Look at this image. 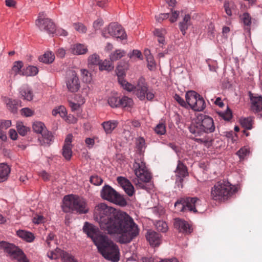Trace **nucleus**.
I'll use <instances>...</instances> for the list:
<instances>
[{"label": "nucleus", "mask_w": 262, "mask_h": 262, "mask_svg": "<svg viewBox=\"0 0 262 262\" xmlns=\"http://www.w3.org/2000/svg\"><path fill=\"white\" fill-rule=\"evenodd\" d=\"M99 69L100 71L105 70L111 71L113 70L114 67L112 63L106 59L101 60L99 64Z\"/></svg>", "instance_id": "nucleus-34"}, {"label": "nucleus", "mask_w": 262, "mask_h": 262, "mask_svg": "<svg viewBox=\"0 0 262 262\" xmlns=\"http://www.w3.org/2000/svg\"><path fill=\"white\" fill-rule=\"evenodd\" d=\"M100 61L99 56L94 53L89 57L88 64L89 65H99Z\"/></svg>", "instance_id": "nucleus-46"}, {"label": "nucleus", "mask_w": 262, "mask_h": 262, "mask_svg": "<svg viewBox=\"0 0 262 262\" xmlns=\"http://www.w3.org/2000/svg\"><path fill=\"white\" fill-rule=\"evenodd\" d=\"M133 104L134 102L132 99L127 96H123L119 99V107L128 109L132 107Z\"/></svg>", "instance_id": "nucleus-30"}, {"label": "nucleus", "mask_w": 262, "mask_h": 262, "mask_svg": "<svg viewBox=\"0 0 262 262\" xmlns=\"http://www.w3.org/2000/svg\"><path fill=\"white\" fill-rule=\"evenodd\" d=\"M189 129L190 132L195 136H201L205 134L199 120L192 122Z\"/></svg>", "instance_id": "nucleus-21"}, {"label": "nucleus", "mask_w": 262, "mask_h": 262, "mask_svg": "<svg viewBox=\"0 0 262 262\" xmlns=\"http://www.w3.org/2000/svg\"><path fill=\"white\" fill-rule=\"evenodd\" d=\"M117 125L118 122L116 120H110L102 123V126L106 134H111Z\"/></svg>", "instance_id": "nucleus-26"}, {"label": "nucleus", "mask_w": 262, "mask_h": 262, "mask_svg": "<svg viewBox=\"0 0 262 262\" xmlns=\"http://www.w3.org/2000/svg\"><path fill=\"white\" fill-rule=\"evenodd\" d=\"M187 107L188 106L194 111H202L206 107V103L203 98L196 92L190 91L185 94Z\"/></svg>", "instance_id": "nucleus-7"}, {"label": "nucleus", "mask_w": 262, "mask_h": 262, "mask_svg": "<svg viewBox=\"0 0 262 262\" xmlns=\"http://www.w3.org/2000/svg\"><path fill=\"white\" fill-rule=\"evenodd\" d=\"M125 54V51L120 49L116 50L110 55V59L112 62L117 61L123 57Z\"/></svg>", "instance_id": "nucleus-36"}, {"label": "nucleus", "mask_w": 262, "mask_h": 262, "mask_svg": "<svg viewBox=\"0 0 262 262\" xmlns=\"http://www.w3.org/2000/svg\"><path fill=\"white\" fill-rule=\"evenodd\" d=\"M52 114L54 116H56L59 114L61 117L64 118L67 115V112L66 108L63 106L60 105L58 107H56L52 110Z\"/></svg>", "instance_id": "nucleus-38"}, {"label": "nucleus", "mask_w": 262, "mask_h": 262, "mask_svg": "<svg viewBox=\"0 0 262 262\" xmlns=\"http://www.w3.org/2000/svg\"><path fill=\"white\" fill-rule=\"evenodd\" d=\"M242 126L247 129L252 128V119L250 117L242 118L239 120Z\"/></svg>", "instance_id": "nucleus-44"}, {"label": "nucleus", "mask_w": 262, "mask_h": 262, "mask_svg": "<svg viewBox=\"0 0 262 262\" xmlns=\"http://www.w3.org/2000/svg\"><path fill=\"white\" fill-rule=\"evenodd\" d=\"M252 110L255 112L262 111V97L250 96Z\"/></svg>", "instance_id": "nucleus-23"}, {"label": "nucleus", "mask_w": 262, "mask_h": 262, "mask_svg": "<svg viewBox=\"0 0 262 262\" xmlns=\"http://www.w3.org/2000/svg\"><path fill=\"white\" fill-rule=\"evenodd\" d=\"M155 132L160 135L165 134L166 133V127L164 123H160L156 125L155 127Z\"/></svg>", "instance_id": "nucleus-52"}, {"label": "nucleus", "mask_w": 262, "mask_h": 262, "mask_svg": "<svg viewBox=\"0 0 262 262\" xmlns=\"http://www.w3.org/2000/svg\"><path fill=\"white\" fill-rule=\"evenodd\" d=\"M45 218L41 215H36L33 217L32 222L35 224H39L45 222Z\"/></svg>", "instance_id": "nucleus-62"}, {"label": "nucleus", "mask_w": 262, "mask_h": 262, "mask_svg": "<svg viewBox=\"0 0 262 262\" xmlns=\"http://www.w3.org/2000/svg\"><path fill=\"white\" fill-rule=\"evenodd\" d=\"M38 72L37 67L32 66L27 67L23 69L22 75L26 76H33L36 75Z\"/></svg>", "instance_id": "nucleus-32"}, {"label": "nucleus", "mask_w": 262, "mask_h": 262, "mask_svg": "<svg viewBox=\"0 0 262 262\" xmlns=\"http://www.w3.org/2000/svg\"><path fill=\"white\" fill-rule=\"evenodd\" d=\"M74 29L79 33H85L87 31L86 27L82 23H77L73 25Z\"/></svg>", "instance_id": "nucleus-54"}, {"label": "nucleus", "mask_w": 262, "mask_h": 262, "mask_svg": "<svg viewBox=\"0 0 262 262\" xmlns=\"http://www.w3.org/2000/svg\"><path fill=\"white\" fill-rule=\"evenodd\" d=\"M173 226L179 232L185 234H189L192 230L191 226L186 221L179 218L174 220Z\"/></svg>", "instance_id": "nucleus-16"}, {"label": "nucleus", "mask_w": 262, "mask_h": 262, "mask_svg": "<svg viewBox=\"0 0 262 262\" xmlns=\"http://www.w3.org/2000/svg\"><path fill=\"white\" fill-rule=\"evenodd\" d=\"M90 91V87L89 86H86L82 89L81 95L78 94L76 96L75 99L77 102H78L80 105L85 103V97L88 95Z\"/></svg>", "instance_id": "nucleus-29"}, {"label": "nucleus", "mask_w": 262, "mask_h": 262, "mask_svg": "<svg viewBox=\"0 0 262 262\" xmlns=\"http://www.w3.org/2000/svg\"><path fill=\"white\" fill-rule=\"evenodd\" d=\"M250 153L249 149L246 147H243L241 148L237 152V155L239 156V157L242 158H244L246 156L248 155Z\"/></svg>", "instance_id": "nucleus-59"}, {"label": "nucleus", "mask_w": 262, "mask_h": 262, "mask_svg": "<svg viewBox=\"0 0 262 262\" xmlns=\"http://www.w3.org/2000/svg\"><path fill=\"white\" fill-rule=\"evenodd\" d=\"M224 8L226 13L231 16L232 15V10L236 8V5L234 2L225 1L224 4Z\"/></svg>", "instance_id": "nucleus-33"}, {"label": "nucleus", "mask_w": 262, "mask_h": 262, "mask_svg": "<svg viewBox=\"0 0 262 262\" xmlns=\"http://www.w3.org/2000/svg\"><path fill=\"white\" fill-rule=\"evenodd\" d=\"M65 83L68 91L71 93L77 92L80 88V81L77 73L74 70L67 71Z\"/></svg>", "instance_id": "nucleus-11"}, {"label": "nucleus", "mask_w": 262, "mask_h": 262, "mask_svg": "<svg viewBox=\"0 0 262 262\" xmlns=\"http://www.w3.org/2000/svg\"><path fill=\"white\" fill-rule=\"evenodd\" d=\"M53 252L54 253L55 256L56 257V259L61 258V260L63 258V256L67 254V252L63 251L59 248H56V249L53 251Z\"/></svg>", "instance_id": "nucleus-58"}, {"label": "nucleus", "mask_w": 262, "mask_h": 262, "mask_svg": "<svg viewBox=\"0 0 262 262\" xmlns=\"http://www.w3.org/2000/svg\"><path fill=\"white\" fill-rule=\"evenodd\" d=\"M62 207L66 212L75 211L79 214H85L89 211L85 201L73 195H66L63 198Z\"/></svg>", "instance_id": "nucleus-3"}, {"label": "nucleus", "mask_w": 262, "mask_h": 262, "mask_svg": "<svg viewBox=\"0 0 262 262\" xmlns=\"http://www.w3.org/2000/svg\"><path fill=\"white\" fill-rule=\"evenodd\" d=\"M133 169L137 177V181L148 182L151 179V174L147 169L145 163L141 159H135Z\"/></svg>", "instance_id": "nucleus-8"}, {"label": "nucleus", "mask_w": 262, "mask_h": 262, "mask_svg": "<svg viewBox=\"0 0 262 262\" xmlns=\"http://www.w3.org/2000/svg\"><path fill=\"white\" fill-rule=\"evenodd\" d=\"M21 113L25 117H30L34 114V111L28 107H25L21 110Z\"/></svg>", "instance_id": "nucleus-63"}, {"label": "nucleus", "mask_w": 262, "mask_h": 262, "mask_svg": "<svg viewBox=\"0 0 262 262\" xmlns=\"http://www.w3.org/2000/svg\"><path fill=\"white\" fill-rule=\"evenodd\" d=\"M35 24L40 31H45L49 34H53L56 32L55 24L43 12L39 13Z\"/></svg>", "instance_id": "nucleus-9"}, {"label": "nucleus", "mask_w": 262, "mask_h": 262, "mask_svg": "<svg viewBox=\"0 0 262 262\" xmlns=\"http://www.w3.org/2000/svg\"><path fill=\"white\" fill-rule=\"evenodd\" d=\"M80 72L82 76L83 80L86 83L90 82L92 80V77L91 74L89 71L85 69H81Z\"/></svg>", "instance_id": "nucleus-53"}, {"label": "nucleus", "mask_w": 262, "mask_h": 262, "mask_svg": "<svg viewBox=\"0 0 262 262\" xmlns=\"http://www.w3.org/2000/svg\"><path fill=\"white\" fill-rule=\"evenodd\" d=\"M41 135L43 139V144L49 145L53 138L52 134L46 129V131L41 134Z\"/></svg>", "instance_id": "nucleus-47"}, {"label": "nucleus", "mask_w": 262, "mask_h": 262, "mask_svg": "<svg viewBox=\"0 0 262 262\" xmlns=\"http://www.w3.org/2000/svg\"><path fill=\"white\" fill-rule=\"evenodd\" d=\"M6 104L8 109L13 113H15L17 111V101L15 100H12L11 99H8L6 100Z\"/></svg>", "instance_id": "nucleus-43"}, {"label": "nucleus", "mask_w": 262, "mask_h": 262, "mask_svg": "<svg viewBox=\"0 0 262 262\" xmlns=\"http://www.w3.org/2000/svg\"><path fill=\"white\" fill-rule=\"evenodd\" d=\"M46 244L48 248L54 247L56 245V239L55 238V234L50 232L46 237Z\"/></svg>", "instance_id": "nucleus-41"}, {"label": "nucleus", "mask_w": 262, "mask_h": 262, "mask_svg": "<svg viewBox=\"0 0 262 262\" xmlns=\"http://www.w3.org/2000/svg\"><path fill=\"white\" fill-rule=\"evenodd\" d=\"M237 191L235 186L227 181H219L216 183L211 190V198L214 200H225Z\"/></svg>", "instance_id": "nucleus-4"}, {"label": "nucleus", "mask_w": 262, "mask_h": 262, "mask_svg": "<svg viewBox=\"0 0 262 262\" xmlns=\"http://www.w3.org/2000/svg\"><path fill=\"white\" fill-rule=\"evenodd\" d=\"M102 35L106 38L113 36L123 40L126 38L124 29L116 23H111L105 28L102 31Z\"/></svg>", "instance_id": "nucleus-10"}, {"label": "nucleus", "mask_w": 262, "mask_h": 262, "mask_svg": "<svg viewBox=\"0 0 262 262\" xmlns=\"http://www.w3.org/2000/svg\"><path fill=\"white\" fill-rule=\"evenodd\" d=\"M94 220L100 229L111 235L117 237L122 244L128 243L139 233L138 225L125 212L108 206L104 203L97 205L94 210Z\"/></svg>", "instance_id": "nucleus-1"}, {"label": "nucleus", "mask_w": 262, "mask_h": 262, "mask_svg": "<svg viewBox=\"0 0 262 262\" xmlns=\"http://www.w3.org/2000/svg\"><path fill=\"white\" fill-rule=\"evenodd\" d=\"M17 235L19 237L29 243L32 242L35 238V236L33 233L25 230H19L17 231Z\"/></svg>", "instance_id": "nucleus-28"}, {"label": "nucleus", "mask_w": 262, "mask_h": 262, "mask_svg": "<svg viewBox=\"0 0 262 262\" xmlns=\"http://www.w3.org/2000/svg\"><path fill=\"white\" fill-rule=\"evenodd\" d=\"M155 226L158 231L166 232L168 230V226L166 222L163 221H157Z\"/></svg>", "instance_id": "nucleus-45"}, {"label": "nucleus", "mask_w": 262, "mask_h": 262, "mask_svg": "<svg viewBox=\"0 0 262 262\" xmlns=\"http://www.w3.org/2000/svg\"><path fill=\"white\" fill-rule=\"evenodd\" d=\"M198 120L200 122L205 134L212 133L214 131L215 126L213 120L210 117L201 116L200 119H199Z\"/></svg>", "instance_id": "nucleus-15"}, {"label": "nucleus", "mask_w": 262, "mask_h": 262, "mask_svg": "<svg viewBox=\"0 0 262 262\" xmlns=\"http://www.w3.org/2000/svg\"><path fill=\"white\" fill-rule=\"evenodd\" d=\"M136 147L137 151L134 156V159H141V160H144L143 156L146 145L145 140L143 137H139L136 139Z\"/></svg>", "instance_id": "nucleus-17"}, {"label": "nucleus", "mask_w": 262, "mask_h": 262, "mask_svg": "<svg viewBox=\"0 0 262 262\" xmlns=\"http://www.w3.org/2000/svg\"><path fill=\"white\" fill-rule=\"evenodd\" d=\"M0 249L4 250L7 256L17 262H29L23 251L13 244L5 241L0 242Z\"/></svg>", "instance_id": "nucleus-5"}, {"label": "nucleus", "mask_w": 262, "mask_h": 262, "mask_svg": "<svg viewBox=\"0 0 262 262\" xmlns=\"http://www.w3.org/2000/svg\"><path fill=\"white\" fill-rule=\"evenodd\" d=\"M19 94L21 98L27 101H31L33 98V93L31 89L28 85H23L19 89Z\"/></svg>", "instance_id": "nucleus-22"}, {"label": "nucleus", "mask_w": 262, "mask_h": 262, "mask_svg": "<svg viewBox=\"0 0 262 262\" xmlns=\"http://www.w3.org/2000/svg\"><path fill=\"white\" fill-rule=\"evenodd\" d=\"M121 83L119 84L123 87V88L128 92H134L135 90V87L134 85L131 83H128L125 80H121Z\"/></svg>", "instance_id": "nucleus-50"}, {"label": "nucleus", "mask_w": 262, "mask_h": 262, "mask_svg": "<svg viewBox=\"0 0 262 262\" xmlns=\"http://www.w3.org/2000/svg\"><path fill=\"white\" fill-rule=\"evenodd\" d=\"M117 182L129 195L132 196L134 193V188L130 181L124 177H118Z\"/></svg>", "instance_id": "nucleus-18"}, {"label": "nucleus", "mask_w": 262, "mask_h": 262, "mask_svg": "<svg viewBox=\"0 0 262 262\" xmlns=\"http://www.w3.org/2000/svg\"><path fill=\"white\" fill-rule=\"evenodd\" d=\"M32 128L35 133L40 134L41 135L47 129L45 124L40 121L34 122L32 125Z\"/></svg>", "instance_id": "nucleus-37"}, {"label": "nucleus", "mask_w": 262, "mask_h": 262, "mask_svg": "<svg viewBox=\"0 0 262 262\" xmlns=\"http://www.w3.org/2000/svg\"><path fill=\"white\" fill-rule=\"evenodd\" d=\"M199 199L197 198H187L181 199L174 204V207L178 211H186L188 210L196 212L195 206Z\"/></svg>", "instance_id": "nucleus-12"}, {"label": "nucleus", "mask_w": 262, "mask_h": 262, "mask_svg": "<svg viewBox=\"0 0 262 262\" xmlns=\"http://www.w3.org/2000/svg\"><path fill=\"white\" fill-rule=\"evenodd\" d=\"M23 67V63L21 61H17L14 62L13 66L12 68V73L15 76L18 74L22 75L21 73L23 70L21 69Z\"/></svg>", "instance_id": "nucleus-39"}, {"label": "nucleus", "mask_w": 262, "mask_h": 262, "mask_svg": "<svg viewBox=\"0 0 262 262\" xmlns=\"http://www.w3.org/2000/svg\"><path fill=\"white\" fill-rule=\"evenodd\" d=\"M11 125V121L10 120H0V127L2 130L7 129Z\"/></svg>", "instance_id": "nucleus-64"}, {"label": "nucleus", "mask_w": 262, "mask_h": 262, "mask_svg": "<svg viewBox=\"0 0 262 262\" xmlns=\"http://www.w3.org/2000/svg\"><path fill=\"white\" fill-rule=\"evenodd\" d=\"M191 25V17L189 14H186L182 20L179 23V28L183 35H185L186 30Z\"/></svg>", "instance_id": "nucleus-24"}, {"label": "nucleus", "mask_w": 262, "mask_h": 262, "mask_svg": "<svg viewBox=\"0 0 262 262\" xmlns=\"http://www.w3.org/2000/svg\"><path fill=\"white\" fill-rule=\"evenodd\" d=\"M128 57L130 58H133L134 56L137 57L139 59H142L141 52L138 50H134L132 52L128 54Z\"/></svg>", "instance_id": "nucleus-61"}, {"label": "nucleus", "mask_w": 262, "mask_h": 262, "mask_svg": "<svg viewBox=\"0 0 262 262\" xmlns=\"http://www.w3.org/2000/svg\"><path fill=\"white\" fill-rule=\"evenodd\" d=\"M176 176L178 177L176 182L178 181L181 182L183 178L188 174L186 166L180 161H178L176 170H175Z\"/></svg>", "instance_id": "nucleus-20"}, {"label": "nucleus", "mask_w": 262, "mask_h": 262, "mask_svg": "<svg viewBox=\"0 0 262 262\" xmlns=\"http://www.w3.org/2000/svg\"><path fill=\"white\" fill-rule=\"evenodd\" d=\"M147 62V67L150 71H154L156 69V63L154 57H148L146 59Z\"/></svg>", "instance_id": "nucleus-57"}, {"label": "nucleus", "mask_w": 262, "mask_h": 262, "mask_svg": "<svg viewBox=\"0 0 262 262\" xmlns=\"http://www.w3.org/2000/svg\"><path fill=\"white\" fill-rule=\"evenodd\" d=\"M146 237L150 245L156 247L161 243V237L159 234L154 231H148L147 232Z\"/></svg>", "instance_id": "nucleus-19"}, {"label": "nucleus", "mask_w": 262, "mask_h": 262, "mask_svg": "<svg viewBox=\"0 0 262 262\" xmlns=\"http://www.w3.org/2000/svg\"><path fill=\"white\" fill-rule=\"evenodd\" d=\"M148 88L145 79L141 77L135 87L134 93L141 100H143L145 98V94Z\"/></svg>", "instance_id": "nucleus-14"}, {"label": "nucleus", "mask_w": 262, "mask_h": 262, "mask_svg": "<svg viewBox=\"0 0 262 262\" xmlns=\"http://www.w3.org/2000/svg\"><path fill=\"white\" fill-rule=\"evenodd\" d=\"M99 242L96 241L99 252L106 259L113 262H118L120 259V252L118 247L108 237H100Z\"/></svg>", "instance_id": "nucleus-2"}, {"label": "nucleus", "mask_w": 262, "mask_h": 262, "mask_svg": "<svg viewBox=\"0 0 262 262\" xmlns=\"http://www.w3.org/2000/svg\"><path fill=\"white\" fill-rule=\"evenodd\" d=\"M155 36H157L158 39V41L159 43L164 45L165 43V38L164 35L165 34V30L163 29H156L154 31Z\"/></svg>", "instance_id": "nucleus-40"}, {"label": "nucleus", "mask_w": 262, "mask_h": 262, "mask_svg": "<svg viewBox=\"0 0 262 262\" xmlns=\"http://www.w3.org/2000/svg\"><path fill=\"white\" fill-rule=\"evenodd\" d=\"M62 154L67 160H70L72 155V146L63 145Z\"/></svg>", "instance_id": "nucleus-42"}, {"label": "nucleus", "mask_w": 262, "mask_h": 262, "mask_svg": "<svg viewBox=\"0 0 262 262\" xmlns=\"http://www.w3.org/2000/svg\"><path fill=\"white\" fill-rule=\"evenodd\" d=\"M10 172V168L5 163L0 164V182L6 181Z\"/></svg>", "instance_id": "nucleus-25"}, {"label": "nucleus", "mask_w": 262, "mask_h": 262, "mask_svg": "<svg viewBox=\"0 0 262 262\" xmlns=\"http://www.w3.org/2000/svg\"><path fill=\"white\" fill-rule=\"evenodd\" d=\"M61 261L62 262H78L74 256L68 252L63 256V258Z\"/></svg>", "instance_id": "nucleus-60"}, {"label": "nucleus", "mask_w": 262, "mask_h": 262, "mask_svg": "<svg viewBox=\"0 0 262 262\" xmlns=\"http://www.w3.org/2000/svg\"><path fill=\"white\" fill-rule=\"evenodd\" d=\"M218 114L224 120L227 121L230 120L232 117L231 111L228 107L226 111L218 112Z\"/></svg>", "instance_id": "nucleus-49"}, {"label": "nucleus", "mask_w": 262, "mask_h": 262, "mask_svg": "<svg viewBox=\"0 0 262 262\" xmlns=\"http://www.w3.org/2000/svg\"><path fill=\"white\" fill-rule=\"evenodd\" d=\"M125 68L122 69L120 64H119L117 68L116 72L119 83H121V80H125L124 78L125 75Z\"/></svg>", "instance_id": "nucleus-51"}, {"label": "nucleus", "mask_w": 262, "mask_h": 262, "mask_svg": "<svg viewBox=\"0 0 262 262\" xmlns=\"http://www.w3.org/2000/svg\"><path fill=\"white\" fill-rule=\"evenodd\" d=\"M16 128L19 135L22 136H25L29 130L28 127L24 126L21 122L17 123Z\"/></svg>", "instance_id": "nucleus-48"}, {"label": "nucleus", "mask_w": 262, "mask_h": 262, "mask_svg": "<svg viewBox=\"0 0 262 262\" xmlns=\"http://www.w3.org/2000/svg\"><path fill=\"white\" fill-rule=\"evenodd\" d=\"M119 99L116 94H112L107 99L108 104L112 107H119Z\"/></svg>", "instance_id": "nucleus-35"}, {"label": "nucleus", "mask_w": 262, "mask_h": 262, "mask_svg": "<svg viewBox=\"0 0 262 262\" xmlns=\"http://www.w3.org/2000/svg\"><path fill=\"white\" fill-rule=\"evenodd\" d=\"M90 182L94 185L98 186L102 184L103 180L98 176L94 175L91 177Z\"/></svg>", "instance_id": "nucleus-56"}, {"label": "nucleus", "mask_w": 262, "mask_h": 262, "mask_svg": "<svg viewBox=\"0 0 262 262\" xmlns=\"http://www.w3.org/2000/svg\"><path fill=\"white\" fill-rule=\"evenodd\" d=\"M54 55L49 51L45 52L42 56L39 57V61L45 63H51L54 61Z\"/></svg>", "instance_id": "nucleus-31"}, {"label": "nucleus", "mask_w": 262, "mask_h": 262, "mask_svg": "<svg viewBox=\"0 0 262 262\" xmlns=\"http://www.w3.org/2000/svg\"><path fill=\"white\" fill-rule=\"evenodd\" d=\"M71 50L74 54L82 55L88 52L87 47L84 45L77 43L71 46Z\"/></svg>", "instance_id": "nucleus-27"}, {"label": "nucleus", "mask_w": 262, "mask_h": 262, "mask_svg": "<svg viewBox=\"0 0 262 262\" xmlns=\"http://www.w3.org/2000/svg\"><path fill=\"white\" fill-rule=\"evenodd\" d=\"M100 196L104 200L121 206H125L127 204L124 198L108 185H105L102 187L100 192Z\"/></svg>", "instance_id": "nucleus-6"}, {"label": "nucleus", "mask_w": 262, "mask_h": 262, "mask_svg": "<svg viewBox=\"0 0 262 262\" xmlns=\"http://www.w3.org/2000/svg\"><path fill=\"white\" fill-rule=\"evenodd\" d=\"M241 19L245 25L250 26L251 24V17L248 13H244L241 16Z\"/></svg>", "instance_id": "nucleus-55"}, {"label": "nucleus", "mask_w": 262, "mask_h": 262, "mask_svg": "<svg viewBox=\"0 0 262 262\" xmlns=\"http://www.w3.org/2000/svg\"><path fill=\"white\" fill-rule=\"evenodd\" d=\"M83 231L89 237L92 238L96 246H97L96 241H98L100 242L99 238L100 237L107 236L106 235L98 233V228L92 224L88 222L84 223L83 227ZM101 241L100 240V242Z\"/></svg>", "instance_id": "nucleus-13"}]
</instances>
